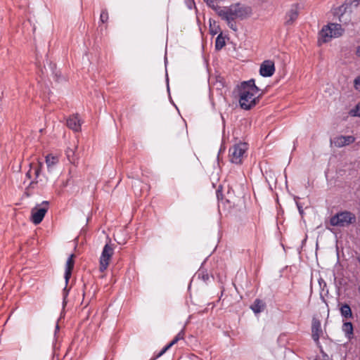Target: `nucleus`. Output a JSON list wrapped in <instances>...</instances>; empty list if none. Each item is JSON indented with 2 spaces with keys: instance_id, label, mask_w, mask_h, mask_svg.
<instances>
[{
  "instance_id": "obj_29",
  "label": "nucleus",
  "mask_w": 360,
  "mask_h": 360,
  "mask_svg": "<svg viewBox=\"0 0 360 360\" xmlns=\"http://www.w3.org/2000/svg\"><path fill=\"white\" fill-rule=\"evenodd\" d=\"M184 2L188 9H192L195 6V2L193 0H184Z\"/></svg>"
},
{
  "instance_id": "obj_4",
  "label": "nucleus",
  "mask_w": 360,
  "mask_h": 360,
  "mask_svg": "<svg viewBox=\"0 0 360 360\" xmlns=\"http://www.w3.org/2000/svg\"><path fill=\"white\" fill-rule=\"evenodd\" d=\"M344 32L341 25L338 23H330L324 26L320 32V37L322 41L326 43L329 41L332 38L340 37Z\"/></svg>"
},
{
  "instance_id": "obj_8",
  "label": "nucleus",
  "mask_w": 360,
  "mask_h": 360,
  "mask_svg": "<svg viewBox=\"0 0 360 360\" xmlns=\"http://www.w3.org/2000/svg\"><path fill=\"white\" fill-rule=\"evenodd\" d=\"M275 72L274 63L272 60H264L260 65L259 73L262 77H269Z\"/></svg>"
},
{
  "instance_id": "obj_25",
  "label": "nucleus",
  "mask_w": 360,
  "mask_h": 360,
  "mask_svg": "<svg viewBox=\"0 0 360 360\" xmlns=\"http://www.w3.org/2000/svg\"><path fill=\"white\" fill-rule=\"evenodd\" d=\"M108 20V13L106 9H104L101 11V15H100V21L102 23H104L107 22Z\"/></svg>"
},
{
  "instance_id": "obj_40",
  "label": "nucleus",
  "mask_w": 360,
  "mask_h": 360,
  "mask_svg": "<svg viewBox=\"0 0 360 360\" xmlns=\"http://www.w3.org/2000/svg\"><path fill=\"white\" fill-rule=\"evenodd\" d=\"M325 360H330V359H329L328 358V359H325Z\"/></svg>"
},
{
  "instance_id": "obj_7",
  "label": "nucleus",
  "mask_w": 360,
  "mask_h": 360,
  "mask_svg": "<svg viewBox=\"0 0 360 360\" xmlns=\"http://www.w3.org/2000/svg\"><path fill=\"white\" fill-rule=\"evenodd\" d=\"M114 253L112 245L105 244L100 257V271H104L108 266L109 261Z\"/></svg>"
},
{
  "instance_id": "obj_39",
  "label": "nucleus",
  "mask_w": 360,
  "mask_h": 360,
  "mask_svg": "<svg viewBox=\"0 0 360 360\" xmlns=\"http://www.w3.org/2000/svg\"><path fill=\"white\" fill-rule=\"evenodd\" d=\"M156 358H157V357L155 356L154 359H150V360H154V359H156Z\"/></svg>"
},
{
  "instance_id": "obj_31",
  "label": "nucleus",
  "mask_w": 360,
  "mask_h": 360,
  "mask_svg": "<svg viewBox=\"0 0 360 360\" xmlns=\"http://www.w3.org/2000/svg\"><path fill=\"white\" fill-rule=\"evenodd\" d=\"M63 304L66 303V298L68 295V290L67 289V287L65 286L63 290Z\"/></svg>"
},
{
  "instance_id": "obj_34",
  "label": "nucleus",
  "mask_w": 360,
  "mask_h": 360,
  "mask_svg": "<svg viewBox=\"0 0 360 360\" xmlns=\"http://www.w3.org/2000/svg\"><path fill=\"white\" fill-rule=\"evenodd\" d=\"M356 55L359 57H360V46H359L357 48H356Z\"/></svg>"
},
{
  "instance_id": "obj_14",
  "label": "nucleus",
  "mask_w": 360,
  "mask_h": 360,
  "mask_svg": "<svg viewBox=\"0 0 360 360\" xmlns=\"http://www.w3.org/2000/svg\"><path fill=\"white\" fill-rule=\"evenodd\" d=\"M184 330H181L172 340V341L162 349L156 355V357H160L163 355L172 345L176 344L179 340L184 338Z\"/></svg>"
},
{
  "instance_id": "obj_21",
  "label": "nucleus",
  "mask_w": 360,
  "mask_h": 360,
  "mask_svg": "<svg viewBox=\"0 0 360 360\" xmlns=\"http://www.w3.org/2000/svg\"><path fill=\"white\" fill-rule=\"evenodd\" d=\"M342 330L345 335L350 338L353 335V326L351 322H345L342 325Z\"/></svg>"
},
{
  "instance_id": "obj_3",
  "label": "nucleus",
  "mask_w": 360,
  "mask_h": 360,
  "mask_svg": "<svg viewBox=\"0 0 360 360\" xmlns=\"http://www.w3.org/2000/svg\"><path fill=\"white\" fill-rule=\"evenodd\" d=\"M355 221V214L349 211L338 212L330 219V224L333 226H347Z\"/></svg>"
},
{
  "instance_id": "obj_2",
  "label": "nucleus",
  "mask_w": 360,
  "mask_h": 360,
  "mask_svg": "<svg viewBox=\"0 0 360 360\" xmlns=\"http://www.w3.org/2000/svg\"><path fill=\"white\" fill-rule=\"evenodd\" d=\"M250 8L242 6L240 4H231L229 6H223L219 11V16L225 20L229 27L233 31L238 30V27L235 22L236 20H243L250 13Z\"/></svg>"
},
{
  "instance_id": "obj_36",
  "label": "nucleus",
  "mask_w": 360,
  "mask_h": 360,
  "mask_svg": "<svg viewBox=\"0 0 360 360\" xmlns=\"http://www.w3.org/2000/svg\"><path fill=\"white\" fill-rule=\"evenodd\" d=\"M58 330H59V326L58 324H56L55 333H56Z\"/></svg>"
},
{
  "instance_id": "obj_10",
  "label": "nucleus",
  "mask_w": 360,
  "mask_h": 360,
  "mask_svg": "<svg viewBox=\"0 0 360 360\" xmlns=\"http://www.w3.org/2000/svg\"><path fill=\"white\" fill-rule=\"evenodd\" d=\"M354 141L355 138L353 136H338L333 140L334 145L338 148L348 146Z\"/></svg>"
},
{
  "instance_id": "obj_17",
  "label": "nucleus",
  "mask_w": 360,
  "mask_h": 360,
  "mask_svg": "<svg viewBox=\"0 0 360 360\" xmlns=\"http://www.w3.org/2000/svg\"><path fill=\"white\" fill-rule=\"evenodd\" d=\"M251 309L255 313L262 312L265 308V304L263 301L257 299L250 307Z\"/></svg>"
},
{
  "instance_id": "obj_27",
  "label": "nucleus",
  "mask_w": 360,
  "mask_h": 360,
  "mask_svg": "<svg viewBox=\"0 0 360 360\" xmlns=\"http://www.w3.org/2000/svg\"><path fill=\"white\" fill-rule=\"evenodd\" d=\"M43 166V164L41 162L39 163L37 166L34 167V174L36 176V178H37L39 176L41 167Z\"/></svg>"
},
{
  "instance_id": "obj_19",
  "label": "nucleus",
  "mask_w": 360,
  "mask_h": 360,
  "mask_svg": "<svg viewBox=\"0 0 360 360\" xmlns=\"http://www.w3.org/2000/svg\"><path fill=\"white\" fill-rule=\"evenodd\" d=\"M340 314L343 318L351 319L352 318V309L349 304H344L340 307Z\"/></svg>"
},
{
  "instance_id": "obj_24",
  "label": "nucleus",
  "mask_w": 360,
  "mask_h": 360,
  "mask_svg": "<svg viewBox=\"0 0 360 360\" xmlns=\"http://www.w3.org/2000/svg\"><path fill=\"white\" fill-rule=\"evenodd\" d=\"M218 28L219 27L216 25V22L214 21H213V23L210 21V32L212 35L214 36L217 34Z\"/></svg>"
},
{
  "instance_id": "obj_38",
  "label": "nucleus",
  "mask_w": 360,
  "mask_h": 360,
  "mask_svg": "<svg viewBox=\"0 0 360 360\" xmlns=\"http://www.w3.org/2000/svg\"><path fill=\"white\" fill-rule=\"evenodd\" d=\"M358 261H359V262L360 263V258H358Z\"/></svg>"
},
{
  "instance_id": "obj_28",
  "label": "nucleus",
  "mask_w": 360,
  "mask_h": 360,
  "mask_svg": "<svg viewBox=\"0 0 360 360\" xmlns=\"http://www.w3.org/2000/svg\"><path fill=\"white\" fill-rule=\"evenodd\" d=\"M354 86L356 90L360 91V75L354 79Z\"/></svg>"
},
{
  "instance_id": "obj_35",
  "label": "nucleus",
  "mask_w": 360,
  "mask_h": 360,
  "mask_svg": "<svg viewBox=\"0 0 360 360\" xmlns=\"http://www.w3.org/2000/svg\"><path fill=\"white\" fill-rule=\"evenodd\" d=\"M26 176L28 177L29 179L31 178V174H30V171H28L26 174Z\"/></svg>"
},
{
  "instance_id": "obj_23",
  "label": "nucleus",
  "mask_w": 360,
  "mask_h": 360,
  "mask_svg": "<svg viewBox=\"0 0 360 360\" xmlns=\"http://www.w3.org/2000/svg\"><path fill=\"white\" fill-rule=\"evenodd\" d=\"M141 184V182L139 179H136L132 184L133 188L134 190V193L136 195H141V189L137 190L138 187H140Z\"/></svg>"
},
{
  "instance_id": "obj_32",
  "label": "nucleus",
  "mask_w": 360,
  "mask_h": 360,
  "mask_svg": "<svg viewBox=\"0 0 360 360\" xmlns=\"http://www.w3.org/2000/svg\"><path fill=\"white\" fill-rule=\"evenodd\" d=\"M319 284H320L321 288H322V292H321V293H320V297H321V300H323V302H326V300L324 299V296H323V292L324 290L323 288L326 287V283L325 282H323V288H322L321 282H319Z\"/></svg>"
},
{
  "instance_id": "obj_22",
  "label": "nucleus",
  "mask_w": 360,
  "mask_h": 360,
  "mask_svg": "<svg viewBox=\"0 0 360 360\" xmlns=\"http://www.w3.org/2000/svg\"><path fill=\"white\" fill-rule=\"evenodd\" d=\"M225 46V41L224 39L222 37L221 34H220L218 35V37L216 39L215 41V48L217 50H219L222 49Z\"/></svg>"
},
{
  "instance_id": "obj_26",
  "label": "nucleus",
  "mask_w": 360,
  "mask_h": 360,
  "mask_svg": "<svg viewBox=\"0 0 360 360\" xmlns=\"http://www.w3.org/2000/svg\"><path fill=\"white\" fill-rule=\"evenodd\" d=\"M350 115L352 116L360 117V103H359L355 108L350 111Z\"/></svg>"
},
{
  "instance_id": "obj_15",
  "label": "nucleus",
  "mask_w": 360,
  "mask_h": 360,
  "mask_svg": "<svg viewBox=\"0 0 360 360\" xmlns=\"http://www.w3.org/2000/svg\"><path fill=\"white\" fill-rule=\"evenodd\" d=\"M184 330H181L172 340V341L162 349L156 355V357H160L163 355L172 345L176 344L179 340L184 338Z\"/></svg>"
},
{
  "instance_id": "obj_18",
  "label": "nucleus",
  "mask_w": 360,
  "mask_h": 360,
  "mask_svg": "<svg viewBox=\"0 0 360 360\" xmlns=\"http://www.w3.org/2000/svg\"><path fill=\"white\" fill-rule=\"evenodd\" d=\"M59 161L58 156L49 154L46 156V164L48 169L50 170L53 166H55Z\"/></svg>"
},
{
  "instance_id": "obj_16",
  "label": "nucleus",
  "mask_w": 360,
  "mask_h": 360,
  "mask_svg": "<svg viewBox=\"0 0 360 360\" xmlns=\"http://www.w3.org/2000/svg\"><path fill=\"white\" fill-rule=\"evenodd\" d=\"M77 148L76 146H74L72 148L68 147L65 150V155L68 161L75 165L77 162L78 158L75 153V150Z\"/></svg>"
},
{
  "instance_id": "obj_13",
  "label": "nucleus",
  "mask_w": 360,
  "mask_h": 360,
  "mask_svg": "<svg viewBox=\"0 0 360 360\" xmlns=\"http://www.w3.org/2000/svg\"><path fill=\"white\" fill-rule=\"evenodd\" d=\"M67 126L75 131H79L81 129V123L77 115H72L67 120Z\"/></svg>"
},
{
  "instance_id": "obj_12",
  "label": "nucleus",
  "mask_w": 360,
  "mask_h": 360,
  "mask_svg": "<svg viewBox=\"0 0 360 360\" xmlns=\"http://www.w3.org/2000/svg\"><path fill=\"white\" fill-rule=\"evenodd\" d=\"M74 257H75V255L73 254L70 255L69 256V257L68 258L66 264H65V271L64 278L65 280L66 285L68 283V281H69L70 278L72 274V271L74 267V264H75Z\"/></svg>"
},
{
  "instance_id": "obj_20",
  "label": "nucleus",
  "mask_w": 360,
  "mask_h": 360,
  "mask_svg": "<svg viewBox=\"0 0 360 360\" xmlns=\"http://www.w3.org/2000/svg\"><path fill=\"white\" fill-rule=\"evenodd\" d=\"M203 1L207 4V5L210 8L213 9L217 13V14L218 15H219V11H220V10L222 9L223 6H220L219 5L218 0H203Z\"/></svg>"
},
{
  "instance_id": "obj_33",
  "label": "nucleus",
  "mask_w": 360,
  "mask_h": 360,
  "mask_svg": "<svg viewBox=\"0 0 360 360\" xmlns=\"http://www.w3.org/2000/svg\"><path fill=\"white\" fill-rule=\"evenodd\" d=\"M296 205H297V207L300 214L302 216L304 214V210H303L302 205L297 202H296Z\"/></svg>"
},
{
  "instance_id": "obj_11",
  "label": "nucleus",
  "mask_w": 360,
  "mask_h": 360,
  "mask_svg": "<svg viewBox=\"0 0 360 360\" xmlns=\"http://www.w3.org/2000/svg\"><path fill=\"white\" fill-rule=\"evenodd\" d=\"M299 15L298 5L294 4L291 6L290 9L287 12L285 15L286 25H292L297 18Z\"/></svg>"
},
{
  "instance_id": "obj_5",
  "label": "nucleus",
  "mask_w": 360,
  "mask_h": 360,
  "mask_svg": "<svg viewBox=\"0 0 360 360\" xmlns=\"http://www.w3.org/2000/svg\"><path fill=\"white\" fill-rule=\"evenodd\" d=\"M248 148V144L245 143L240 142L234 144L229 150L230 161L233 164H241L244 157L246 156V152Z\"/></svg>"
},
{
  "instance_id": "obj_30",
  "label": "nucleus",
  "mask_w": 360,
  "mask_h": 360,
  "mask_svg": "<svg viewBox=\"0 0 360 360\" xmlns=\"http://www.w3.org/2000/svg\"><path fill=\"white\" fill-rule=\"evenodd\" d=\"M198 277L201 278L204 281H207L209 280V275L207 273H198Z\"/></svg>"
},
{
  "instance_id": "obj_1",
  "label": "nucleus",
  "mask_w": 360,
  "mask_h": 360,
  "mask_svg": "<svg viewBox=\"0 0 360 360\" xmlns=\"http://www.w3.org/2000/svg\"><path fill=\"white\" fill-rule=\"evenodd\" d=\"M259 91L260 89L255 85V79L243 82L238 87L240 108L248 110L254 107L262 96Z\"/></svg>"
},
{
  "instance_id": "obj_6",
  "label": "nucleus",
  "mask_w": 360,
  "mask_h": 360,
  "mask_svg": "<svg viewBox=\"0 0 360 360\" xmlns=\"http://www.w3.org/2000/svg\"><path fill=\"white\" fill-rule=\"evenodd\" d=\"M49 209V201L44 200L32 209L31 220L34 224H39L43 220Z\"/></svg>"
},
{
  "instance_id": "obj_9",
  "label": "nucleus",
  "mask_w": 360,
  "mask_h": 360,
  "mask_svg": "<svg viewBox=\"0 0 360 360\" xmlns=\"http://www.w3.org/2000/svg\"><path fill=\"white\" fill-rule=\"evenodd\" d=\"M321 334L322 329L321 322L319 320L314 319L311 324V336L317 345L320 344L319 338Z\"/></svg>"
},
{
  "instance_id": "obj_37",
  "label": "nucleus",
  "mask_w": 360,
  "mask_h": 360,
  "mask_svg": "<svg viewBox=\"0 0 360 360\" xmlns=\"http://www.w3.org/2000/svg\"><path fill=\"white\" fill-rule=\"evenodd\" d=\"M323 356H326V357H328V355H327V354H323Z\"/></svg>"
}]
</instances>
